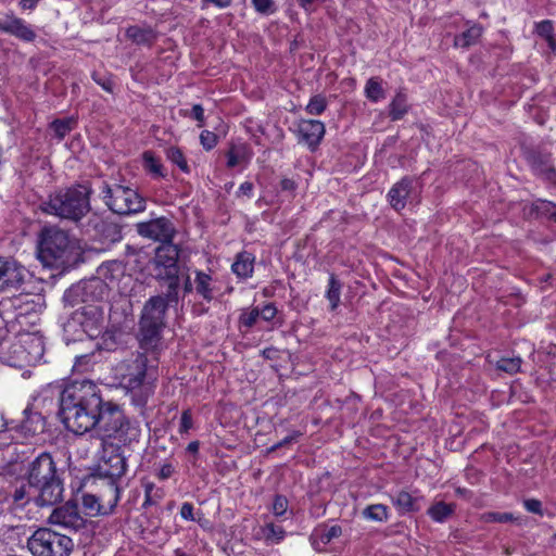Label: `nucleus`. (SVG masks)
<instances>
[{"mask_svg":"<svg viewBox=\"0 0 556 556\" xmlns=\"http://www.w3.org/2000/svg\"><path fill=\"white\" fill-rule=\"evenodd\" d=\"M60 417L65 428L83 435L94 432L101 443L117 440L124 445L139 440L138 422L128 418L119 405L105 401L92 380H74L60 395Z\"/></svg>","mask_w":556,"mask_h":556,"instance_id":"f257e3e1","label":"nucleus"},{"mask_svg":"<svg viewBox=\"0 0 556 556\" xmlns=\"http://www.w3.org/2000/svg\"><path fill=\"white\" fill-rule=\"evenodd\" d=\"M97 275L94 279L72 287L64 294V299L74 302V298L80 296L83 302H99L108 295L110 288H116L122 294L129 291L132 278L126 274L123 262L116 260L105 262L98 267Z\"/></svg>","mask_w":556,"mask_h":556,"instance_id":"f03ea898","label":"nucleus"},{"mask_svg":"<svg viewBox=\"0 0 556 556\" xmlns=\"http://www.w3.org/2000/svg\"><path fill=\"white\" fill-rule=\"evenodd\" d=\"M79 255V247L75 239L56 227L41 230L38 241V258L46 267L65 268Z\"/></svg>","mask_w":556,"mask_h":556,"instance_id":"7ed1b4c3","label":"nucleus"},{"mask_svg":"<svg viewBox=\"0 0 556 556\" xmlns=\"http://www.w3.org/2000/svg\"><path fill=\"white\" fill-rule=\"evenodd\" d=\"M27 481L37 490L39 506L54 505L62 500L63 483L49 453H41L29 464Z\"/></svg>","mask_w":556,"mask_h":556,"instance_id":"20e7f679","label":"nucleus"},{"mask_svg":"<svg viewBox=\"0 0 556 556\" xmlns=\"http://www.w3.org/2000/svg\"><path fill=\"white\" fill-rule=\"evenodd\" d=\"M89 194V188L81 185L62 189L49 197L42 204V210L48 214L78 222L90 211Z\"/></svg>","mask_w":556,"mask_h":556,"instance_id":"39448f33","label":"nucleus"},{"mask_svg":"<svg viewBox=\"0 0 556 556\" xmlns=\"http://www.w3.org/2000/svg\"><path fill=\"white\" fill-rule=\"evenodd\" d=\"M179 248L172 242L161 243L155 249L152 261L154 278L167 283V296L169 300H178L179 289Z\"/></svg>","mask_w":556,"mask_h":556,"instance_id":"423d86ee","label":"nucleus"},{"mask_svg":"<svg viewBox=\"0 0 556 556\" xmlns=\"http://www.w3.org/2000/svg\"><path fill=\"white\" fill-rule=\"evenodd\" d=\"M178 300H169L167 291L164 295L151 296L143 305L140 318V332L146 344H154L165 325V314L169 304Z\"/></svg>","mask_w":556,"mask_h":556,"instance_id":"0eeeda50","label":"nucleus"},{"mask_svg":"<svg viewBox=\"0 0 556 556\" xmlns=\"http://www.w3.org/2000/svg\"><path fill=\"white\" fill-rule=\"evenodd\" d=\"M122 384L130 392L140 391L148 395L157 378L156 368L148 365L144 354H137L135 358L121 365Z\"/></svg>","mask_w":556,"mask_h":556,"instance_id":"6e6552de","label":"nucleus"},{"mask_svg":"<svg viewBox=\"0 0 556 556\" xmlns=\"http://www.w3.org/2000/svg\"><path fill=\"white\" fill-rule=\"evenodd\" d=\"M101 193L104 203L113 213L130 215L146 210V199L130 187L103 184Z\"/></svg>","mask_w":556,"mask_h":556,"instance_id":"1a4fd4ad","label":"nucleus"},{"mask_svg":"<svg viewBox=\"0 0 556 556\" xmlns=\"http://www.w3.org/2000/svg\"><path fill=\"white\" fill-rule=\"evenodd\" d=\"M27 547L34 556H70L74 544L67 535L40 528L28 539Z\"/></svg>","mask_w":556,"mask_h":556,"instance_id":"9d476101","label":"nucleus"},{"mask_svg":"<svg viewBox=\"0 0 556 556\" xmlns=\"http://www.w3.org/2000/svg\"><path fill=\"white\" fill-rule=\"evenodd\" d=\"M84 303L85 305L73 312L66 327L73 331L80 330L90 339L98 338L103 329V308L97 302Z\"/></svg>","mask_w":556,"mask_h":556,"instance_id":"9b49d317","label":"nucleus"},{"mask_svg":"<svg viewBox=\"0 0 556 556\" xmlns=\"http://www.w3.org/2000/svg\"><path fill=\"white\" fill-rule=\"evenodd\" d=\"M11 353L18 366L36 365L41 361L45 354L42 336L39 332L20 333L17 341L11 346Z\"/></svg>","mask_w":556,"mask_h":556,"instance_id":"f8f14e48","label":"nucleus"},{"mask_svg":"<svg viewBox=\"0 0 556 556\" xmlns=\"http://www.w3.org/2000/svg\"><path fill=\"white\" fill-rule=\"evenodd\" d=\"M98 468L100 475L111 479L124 476L127 463L125 456L121 453V447L112 442L101 443Z\"/></svg>","mask_w":556,"mask_h":556,"instance_id":"ddd939ff","label":"nucleus"},{"mask_svg":"<svg viewBox=\"0 0 556 556\" xmlns=\"http://www.w3.org/2000/svg\"><path fill=\"white\" fill-rule=\"evenodd\" d=\"M49 522L70 531H78L86 526V519L81 516L76 503L66 502L54 508L49 517Z\"/></svg>","mask_w":556,"mask_h":556,"instance_id":"4468645a","label":"nucleus"},{"mask_svg":"<svg viewBox=\"0 0 556 556\" xmlns=\"http://www.w3.org/2000/svg\"><path fill=\"white\" fill-rule=\"evenodd\" d=\"M136 228L141 237L161 241L162 243L172 242L176 232L174 224L164 216L138 223Z\"/></svg>","mask_w":556,"mask_h":556,"instance_id":"2eb2a0df","label":"nucleus"},{"mask_svg":"<svg viewBox=\"0 0 556 556\" xmlns=\"http://www.w3.org/2000/svg\"><path fill=\"white\" fill-rule=\"evenodd\" d=\"M27 276L28 270L15 260L0 258V289L18 288Z\"/></svg>","mask_w":556,"mask_h":556,"instance_id":"dca6fc26","label":"nucleus"},{"mask_svg":"<svg viewBox=\"0 0 556 556\" xmlns=\"http://www.w3.org/2000/svg\"><path fill=\"white\" fill-rule=\"evenodd\" d=\"M415 182L413 178L404 177L390 189L388 199L394 210L404 208L406 203L414 199L416 194Z\"/></svg>","mask_w":556,"mask_h":556,"instance_id":"f3484780","label":"nucleus"},{"mask_svg":"<svg viewBox=\"0 0 556 556\" xmlns=\"http://www.w3.org/2000/svg\"><path fill=\"white\" fill-rule=\"evenodd\" d=\"M299 141L306 144L311 150L316 149L325 135V125L320 121L304 119L298 127Z\"/></svg>","mask_w":556,"mask_h":556,"instance_id":"a211bd4d","label":"nucleus"},{"mask_svg":"<svg viewBox=\"0 0 556 556\" xmlns=\"http://www.w3.org/2000/svg\"><path fill=\"white\" fill-rule=\"evenodd\" d=\"M341 535L342 528L339 525H333L331 527L319 525L313 530L309 536V542L315 551L321 552L327 544Z\"/></svg>","mask_w":556,"mask_h":556,"instance_id":"6ab92c4d","label":"nucleus"},{"mask_svg":"<svg viewBox=\"0 0 556 556\" xmlns=\"http://www.w3.org/2000/svg\"><path fill=\"white\" fill-rule=\"evenodd\" d=\"M253 156V152L249 144L244 142H232L226 153L227 167L233 168L242 165L247 166Z\"/></svg>","mask_w":556,"mask_h":556,"instance_id":"aec40b11","label":"nucleus"},{"mask_svg":"<svg viewBox=\"0 0 556 556\" xmlns=\"http://www.w3.org/2000/svg\"><path fill=\"white\" fill-rule=\"evenodd\" d=\"M194 290L206 302L214 299L215 288L211 275L202 271H194Z\"/></svg>","mask_w":556,"mask_h":556,"instance_id":"412c9836","label":"nucleus"},{"mask_svg":"<svg viewBox=\"0 0 556 556\" xmlns=\"http://www.w3.org/2000/svg\"><path fill=\"white\" fill-rule=\"evenodd\" d=\"M254 256L249 252H241L237 255L231 269L240 279L252 277L254 270Z\"/></svg>","mask_w":556,"mask_h":556,"instance_id":"4be33fe9","label":"nucleus"},{"mask_svg":"<svg viewBox=\"0 0 556 556\" xmlns=\"http://www.w3.org/2000/svg\"><path fill=\"white\" fill-rule=\"evenodd\" d=\"M392 503L400 514L418 511L420 509V506L418 504V497L413 496L410 493L406 491L397 492L392 497Z\"/></svg>","mask_w":556,"mask_h":556,"instance_id":"5701e85b","label":"nucleus"},{"mask_svg":"<svg viewBox=\"0 0 556 556\" xmlns=\"http://www.w3.org/2000/svg\"><path fill=\"white\" fill-rule=\"evenodd\" d=\"M0 31L12 35H34L33 30L22 18L14 16H7L4 20H0Z\"/></svg>","mask_w":556,"mask_h":556,"instance_id":"b1692460","label":"nucleus"},{"mask_svg":"<svg viewBox=\"0 0 556 556\" xmlns=\"http://www.w3.org/2000/svg\"><path fill=\"white\" fill-rule=\"evenodd\" d=\"M455 511L454 504H447L445 502H437L432 504L428 510V516L435 522H444L447 520Z\"/></svg>","mask_w":556,"mask_h":556,"instance_id":"393cba45","label":"nucleus"},{"mask_svg":"<svg viewBox=\"0 0 556 556\" xmlns=\"http://www.w3.org/2000/svg\"><path fill=\"white\" fill-rule=\"evenodd\" d=\"M13 501L17 504H25L29 501H34L36 505L39 506V496L37 495V490L29 483L23 484L20 488H16L13 493Z\"/></svg>","mask_w":556,"mask_h":556,"instance_id":"a878e982","label":"nucleus"},{"mask_svg":"<svg viewBox=\"0 0 556 556\" xmlns=\"http://www.w3.org/2000/svg\"><path fill=\"white\" fill-rule=\"evenodd\" d=\"M142 161L144 169L154 177L164 178L166 176L162 163L154 156L151 151L143 152Z\"/></svg>","mask_w":556,"mask_h":556,"instance_id":"bb28decb","label":"nucleus"},{"mask_svg":"<svg viewBox=\"0 0 556 556\" xmlns=\"http://www.w3.org/2000/svg\"><path fill=\"white\" fill-rule=\"evenodd\" d=\"M389 115L392 121L401 119L408 111L407 98L404 93L399 92L389 105Z\"/></svg>","mask_w":556,"mask_h":556,"instance_id":"cd10ccee","label":"nucleus"},{"mask_svg":"<svg viewBox=\"0 0 556 556\" xmlns=\"http://www.w3.org/2000/svg\"><path fill=\"white\" fill-rule=\"evenodd\" d=\"M341 283L334 275H330L326 298L330 303V309L334 311L340 303Z\"/></svg>","mask_w":556,"mask_h":556,"instance_id":"c85d7f7f","label":"nucleus"},{"mask_svg":"<svg viewBox=\"0 0 556 556\" xmlns=\"http://www.w3.org/2000/svg\"><path fill=\"white\" fill-rule=\"evenodd\" d=\"M365 96L372 102H378L386 97V92L376 77H371L367 80L365 86Z\"/></svg>","mask_w":556,"mask_h":556,"instance_id":"c756f323","label":"nucleus"},{"mask_svg":"<svg viewBox=\"0 0 556 556\" xmlns=\"http://www.w3.org/2000/svg\"><path fill=\"white\" fill-rule=\"evenodd\" d=\"M22 429L33 435L42 432L45 429V420L40 414H30L22 422Z\"/></svg>","mask_w":556,"mask_h":556,"instance_id":"7c9ffc66","label":"nucleus"},{"mask_svg":"<svg viewBox=\"0 0 556 556\" xmlns=\"http://www.w3.org/2000/svg\"><path fill=\"white\" fill-rule=\"evenodd\" d=\"M363 516L372 521H387L388 520V508L382 504H374L367 506L363 510Z\"/></svg>","mask_w":556,"mask_h":556,"instance_id":"2f4dec72","label":"nucleus"},{"mask_svg":"<svg viewBox=\"0 0 556 556\" xmlns=\"http://www.w3.org/2000/svg\"><path fill=\"white\" fill-rule=\"evenodd\" d=\"M166 157L177 165L180 170L184 173H189V165L187 163V160L182 153V151L177 147H169L166 149Z\"/></svg>","mask_w":556,"mask_h":556,"instance_id":"473e14b6","label":"nucleus"},{"mask_svg":"<svg viewBox=\"0 0 556 556\" xmlns=\"http://www.w3.org/2000/svg\"><path fill=\"white\" fill-rule=\"evenodd\" d=\"M263 532H264L266 541L271 542V543H280L285 539V535H286V531L283 530L282 527L275 526L271 522L267 523L263 528Z\"/></svg>","mask_w":556,"mask_h":556,"instance_id":"72a5a7b5","label":"nucleus"},{"mask_svg":"<svg viewBox=\"0 0 556 556\" xmlns=\"http://www.w3.org/2000/svg\"><path fill=\"white\" fill-rule=\"evenodd\" d=\"M327 108V100L321 94L312 97L305 108V111L311 115H320Z\"/></svg>","mask_w":556,"mask_h":556,"instance_id":"f704fd0d","label":"nucleus"},{"mask_svg":"<svg viewBox=\"0 0 556 556\" xmlns=\"http://www.w3.org/2000/svg\"><path fill=\"white\" fill-rule=\"evenodd\" d=\"M481 520L484 522H510L516 521L517 518L511 513H484L481 516Z\"/></svg>","mask_w":556,"mask_h":556,"instance_id":"c9c22d12","label":"nucleus"},{"mask_svg":"<svg viewBox=\"0 0 556 556\" xmlns=\"http://www.w3.org/2000/svg\"><path fill=\"white\" fill-rule=\"evenodd\" d=\"M497 368L500 370L506 371L508 374H515L519 371L521 366L520 357H511V358H501L497 364Z\"/></svg>","mask_w":556,"mask_h":556,"instance_id":"e433bc0d","label":"nucleus"},{"mask_svg":"<svg viewBox=\"0 0 556 556\" xmlns=\"http://www.w3.org/2000/svg\"><path fill=\"white\" fill-rule=\"evenodd\" d=\"M536 212L556 222V204L546 200H538L534 203Z\"/></svg>","mask_w":556,"mask_h":556,"instance_id":"4c0bfd02","label":"nucleus"},{"mask_svg":"<svg viewBox=\"0 0 556 556\" xmlns=\"http://www.w3.org/2000/svg\"><path fill=\"white\" fill-rule=\"evenodd\" d=\"M72 119H55L51 123V128L58 139L62 140L72 130Z\"/></svg>","mask_w":556,"mask_h":556,"instance_id":"58836bf2","label":"nucleus"},{"mask_svg":"<svg viewBox=\"0 0 556 556\" xmlns=\"http://www.w3.org/2000/svg\"><path fill=\"white\" fill-rule=\"evenodd\" d=\"M255 11L263 15H270L276 12V5L273 0H251Z\"/></svg>","mask_w":556,"mask_h":556,"instance_id":"ea45409f","label":"nucleus"},{"mask_svg":"<svg viewBox=\"0 0 556 556\" xmlns=\"http://www.w3.org/2000/svg\"><path fill=\"white\" fill-rule=\"evenodd\" d=\"M144 488V503L143 506H152L157 504L164 496L163 491H155V495H151L152 482L148 481L143 483Z\"/></svg>","mask_w":556,"mask_h":556,"instance_id":"a19ab883","label":"nucleus"},{"mask_svg":"<svg viewBox=\"0 0 556 556\" xmlns=\"http://www.w3.org/2000/svg\"><path fill=\"white\" fill-rule=\"evenodd\" d=\"M260 318V309L257 307L252 308L251 311H244L240 315V324L247 328L253 327L257 319Z\"/></svg>","mask_w":556,"mask_h":556,"instance_id":"79ce46f5","label":"nucleus"},{"mask_svg":"<svg viewBox=\"0 0 556 556\" xmlns=\"http://www.w3.org/2000/svg\"><path fill=\"white\" fill-rule=\"evenodd\" d=\"M273 514L276 517H281L287 513L288 500L283 495H276L273 502Z\"/></svg>","mask_w":556,"mask_h":556,"instance_id":"37998d69","label":"nucleus"},{"mask_svg":"<svg viewBox=\"0 0 556 556\" xmlns=\"http://www.w3.org/2000/svg\"><path fill=\"white\" fill-rule=\"evenodd\" d=\"M200 141L203 148L210 151L217 144V136L213 131L203 130L200 135Z\"/></svg>","mask_w":556,"mask_h":556,"instance_id":"c03bdc74","label":"nucleus"},{"mask_svg":"<svg viewBox=\"0 0 556 556\" xmlns=\"http://www.w3.org/2000/svg\"><path fill=\"white\" fill-rule=\"evenodd\" d=\"M83 505L86 509H89L90 511L94 514H100L101 506L99 504V498L96 495L92 494H85L83 496Z\"/></svg>","mask_w":556,"mask_h":556,"instance_id":"a18cd8bd","label":"nucleus"},{"mask_svg":"<svg viewBox=\"0 0 556 556\" xmlns=\"http://www.w3.org/2000/svg\"><path fill=\"white\" fill-rule=\"evenodd\" d=\"M92 79L99 86H101L105 91L112 93L114 90V83L111 76H102L97 72L92 73Z\"/></svg>","mask_w":556,"mask_h":556,"instance_id":"49530a36","label":"nucleus"},{"mask_svg":"<svg viewBox=\"0 0 556 556\" xmlns=\"http://www.w3.org/2000/svg\"><path fill=\"white\" fill-rule=\"evenodd\" d=\"M193 427L192 413L190 409H185L181 413L180 424H179V433H187Z\"/></svg>","mask_w":556,"mask_h":556,"instance_id":"de8ad7c7","label":"nucleus"},{"mask_svg":"<svg viewBox=\"0 0 556 556\" xmlns=\"http://www.w3.org/2000/svg\"><path fill=\"white\" fill-rule=\"evenodd\" d=\"M91 365V356L90 355H80L76 357L74 363V370L77 372H84L89 369Z\"/></svg>","mask_w":556,"mask_h":556,"instance_id":"09e8293b","label":"nucleus"},{"mask_svg":"<svg viewBox=\"0 0 556 556\" xmlns=\"http://www.w3.org/2000/svg\"><path fill=\"white\" fill-rule=\"evenodd\" d=\"M525 508L532 514L543 516L542 503L536 498H528L523 501Z\"/></svg>","mask_w":556,"mask_h":556,"instance_id":"8fccbe9b","label":"nucleus"},{"mask_svg":"<svg viewBox=\"0 0 556 556\" xmlns=\"http://www.w3.org/2000/svg\"><path fill=\"white\" fill-rule=\"evenodd\" d=\"M554 30L553 22L549 20H544L535 24L534 34L535 35H552Z\"/></svg>","mask_w":556,"mask_h":556,"instance_id":"3c124183","label":"nucleus"},{"mask_svg":"<svg viewBox=\"0 0 556 556\" xmlns=\"http://www.w3.org/2000/svg\"><path fill=\"white\" fill-rule=\"evenodd\" d=\"M174 472H175L174 465L172 463H164L161 465V467L156 473V477L160 480H167L168 478H170L173 476Z\"/></svg>","mask_w":556,"mask_h":556,"instance_id":"603ef678","label":"nucleus"},{"mask_svg":"<svg viewBox=\"0 0 556 556\" xmlns=\"http://www.w3.org/2000/svg\"><path fill=\"white\" fill-rule=\"evenodd\" d=\"M277 314V308L274 304L269 303L266 304L261 311H260V317H262L264 320L269 321L275 318Z\"/></svg>","mask_w":556,"mask_h":556,"instance_id":"864d4df0","label":"nucleus"},{"mask_svg":"<svg viewBox=\"0 0 556 556\" xmlns=\"http://www.w3.org/2000/svg\"><path fill=\"white\" fill-rule=\"evenodd\" d=\"M191 116L199 123V127L204 125V109L201 104H194L191 109Z\"/></svg>","mask_w":556,"mask_h":556,"instance_id":"5fc2aeb1","label":"nucleus"},{"mask_svg":"<svg viewBox=\"0 0 556 556\" xmlns=\"http://www.w3.org/2000/svg\"><path fill=\"white\" fill-rule=\"evenodd\" d=\"M301 435H302V433L300 431H293L291 434L286 437L283 440H281L280 442L276 443L275 445H273L270 450L275 451V450H277V448L281 447V446H285L287 444L295 442Z\"/></svg>","mask_w":556,"mask_h":556,"instance_id":"6e6d98bb","label":"nucleus"},{"mask_svg":"<svg viewBox=\"0 0 556 556\" xmlns=\"http://www.w3.org/2000/svg\"><path fill=\"white\" fill-rule=\"evenodd\" d=\"M254 186L251 181H244L240 185L237 195L251 198L253 194Z\"/></svg>","mask_w":556,"mask_h":556,"instance_id":"4d7b16f0","label":"nucleus"},{"mask_svg":"<svg viewBox=\"0 0 556 556\" xmlns=\"http://www.w3.org/2000/svg\"><path fill=\"white\" fill-rule=\"evenodd\" d=\"M180 516L186 520H194L193 505L191 503H184L180 507Z\"/></svg>","mask_w":556,"mask_h":556,"instance_id":"13d9d810","label":"nucleus"},{"mask_svg":"<svg viewBox=\"0 0 556 556\" xmlns=\"http://www.w3.org/2000/svg\"><path fill=\"white\" fill-rule=\"evenodd\" d=\"M539 174L542 175L545 179L556 184V170L552 166H544L539 169Z\"/></svg>","mask_w":556,"mask_h":556,"instance_id":"bf43d9fd","label":"nucleus"},{"mask_svg":"<svg viewBox=\"0 0 556 556\" xmlns=\"http://www.w3.org/2000/svg\"><path fill=\"white\" fill-rule=\"evenodd\" d=\"M202 1L207 4H213L219 9L228 8L232 2V0H202Z\"/></svg>","mask_w":556,"mask_h":556,"instance_id":"052dcab7","label":"nucleus"},{"mask_svg":"<svg viewBox=\"0 0 556 556\" xmlns=\"http://www.w3.org/2000/svg\"><path fill=\"white\" fill-rule=\"evenodd\" d=\"M40 0H20L18 4L22 10H34Z\"/></svg>","mask_w":556,"mask_h":556,"instance_id":"680f3d73","label":"nucleus"},{"mask_svg":"<svg viewBox=\"0 0 556 556\" xmlns=\"http://www.w3.org/2000/svg\"><path fill=\"white\" fill-rule=\"evenodd\" d=\"M475 37H466V36H463V37H454V46L455 47H467L469 45L472 43V40Z\"/></svg>","mask_w":556,"mask_h":556,"instance_id":"e2e57ef3","label":"nucleus"},{"mask_svg":"<svg viewBox=\"0 0 556 556\" xmlns=\"http://www.w3.org/2000/svg\"><path fill=\"white\" fill-rule=\"evenodd\" d=\"M281 189L287 191H293L296 187L294 180L290 178H283L280 182Z\"/></svg>","mask_w":556,"mask_h":556,"instance_id":"0e129e2a","label":"nucleus"},{"mask_svg":"<svg viewBox=\"0 0 556 556\" xmlns=\"http://www.w3.org/2000/svg\"><path fill=\"white\" fill-rule=\"evenodd\" d=\"M194 290V285L191 282L190 276L187 275L184 279V292L191 293Z\"/></svg>","mask_w":556,"mask_h":556,"instance_id":"69168bd1","label":"nucleus"},{"mask_svg":"<svg viewBox=\"0 0 556 556\" xmlns=\"http://www.w3.org/2000/svg\"><path fill=\"white\" fill-rule=\"evenodd\" d=\"M200 447L199 441H191L187 446V452L198 454Z\"/></svg>","mask_w":556,"mask_h":556,"instance_id":"338daca9","label":"nucleus"},{"mask_svg":"<svg viewBox=\"0 0 556 556\" xmlns=\"http://www.w3.org/2000/svg\"><path fill=\"white\" fill-rule=\"evenodd\" d=\"M275 353H276V349H274V348L264 349L262 352L263 356L266 358H271L273 354H275Z\"/></svg>","mask_w":556,"mask_h":556,"instance_id":"774afa93","label":"nucleus"}]
</instances>
